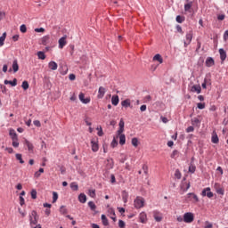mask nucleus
<instances>
[{
    "label": "nucleus",
    "instance_id": "obj_1",
    "mask_svg": "<svg viewBox=\"0 0 228 228\" xmlns=\"http://www.w3.org/2000/svg\"><path fill=\"white\" fill-rule=\"evenodd\" d=\"M145 205V200L142 197H136V199L134 201V206L135 209H141V208H143Z\"/></svg>",
    "mask_w": 228,
    "mask_h": 228
},
{
    "label": "nucleus",
    "instance_id": "obj_2",
    "mask_svg": "<svg viewBox=\"0 0 228 228\" xmlns=\"http://www.w3.org/2000/svg\"><path fill=\"white\" fill-rule=\"evenodd\" d=\"M193 220H195V216H193V213L186 212L183 215V222H185V224H191Z\"/></svg>",
    "mask_w": 228,
    "mask_h": 228
},
{
    "label": "nucleus",
    "instance_id": "obj_3",
    "mask_svg": "<svg viewBox=\"0 0 228 228\" xmlns=\"http://www.w3.org/2000/svg\"><path fill=\"white\" fill-rule=\"evenodd\" d=\"M201 196L208 197V199H213L215 194L211 191V188L207 187V188L203 189V191H201Z\"/></svg>",
    "mask_w": 228,
    "mask_h": 228
},
{
    "label": "nucleus",
    "instance_id": "obj_4",
    "mask_svg": "<svg viewBox=\"0 0 228 228\" xmlns=\"http://www.w3.org/2000/svg\"><path fill=\"white\" fill-rule=\"evenodd\" d=\"M107 213L113 222H117V216L115 215V209L113 208H109Z\"/></svg>",
    "mask_w": 228,
    "mask_h": 228
},
{
    "label": "nucleus",
    "instance_id": "obj_5",
    "mask_svg": "<svg viewBox=\"0 0 228 228\" xmlns=\"http://www.w3.org/2000/svg\"><path fill=\"white\" fill-rule=\"evenodd\" d=\"M67 45V36H63L59 39V49H63Z\"/></svg>",
    "mask_w": 228,
    "mask_h": 228
},
{
    "label": "nucleus",
    "instance_id": "obj_6",
    "mask_svg": "<svg viewBox=\"0 0 228 228\" xmlns=\"http://www.w3.org/2000/svg\"><path fill=\"white\" fill-rule=\"evenodd\" d=\"M153 217L156 222H161L163 220V216L158 210L153 212Z\"/></svg>",
    "mask_w": 228,
    "mask_h": 228
},
{
    "label": "nucleus",
    "instance_id": "obj_7",
    "mask_svg": "<svg viewBox=\"0 0 228 228\" xmlns=\"http://www.w3.org/2000/svg\"><path fill=\"white\" fill-rule=\"evenodd\" d=\"M126 126V123L124 122V118H121L118 124V134H122L124 133V127Z\"/></svg>",
    "mask_w": 228,
    "mask_h": 228
},
{
    "label": "nucleus",
    "instance_id": "obj_8",
    "mask_svg": "<svg viewBox=\"0 0 228 228\" xmlns=\"http://www.w3.org/2000/svg\"><path fill=\"white\" fill-rule=\"evenodd\" d=\"M78 99L83 102V104H88L90 102V97L85 98V94L83 93L79 94Z\"/></svg>",
    "mask_w": 228,
    "mask_h": 228
},
{
    "label": "nucleus",
    "instance_id": "obj_9",
    "mask_svg": "<svg viewBox=\"0 0 228 228\" xmlns=\"http://www.w3.org/2000/svg\"><path fill=\"white\" fill-rule=\"evenodd\" d=\"M9 136L12 140H19V136L17 135V132L13 128L9 130Z\"/></svg>",
    "mask_w": 228,
    "mask_h": 228
},
{
    "label": "nucleus",
    "instance_id": "obj_10",
    "mask_svg": "<svg viewBox=\"0 0 228 228\" xmlns=\"http://www.w3.org/2000/svg\"><path fill=\"white\" fill-rule=\"evenodd\" d=\"M105 94H106V88H104L103 86H100L99 90H98L97 98L98 99H102V97H104Z\"/></svg>",
    "mask_w": 228,
    "mask_h": 228
},
{
    "label": "nucleus",
    "instance_id": "obj_11",
    "mask_svg": "<svg viewBox=\"0 0 228 228\" xmlns=\"http://www.w3.org/2000/svg\"><path fill=\"white\" fill-rule=\"evenodd\" d=\"M139 220L141 224H147V214H145V212H142L139 215Z\"/></svg>",
    "mask_w": 228,
    "mask_h": 228
},
{
    "label": "nucleus",
    "instance_id": "obj_12",
    "mask_svg": "<svg viewBox=\"0 0 228 228\" xmlns=\"http://www.w3.org/2000/svg\"><path fill=\"white\" fill-rule=\"evenodd\" d=\"M219 54L221 58V61H225V59L227 58V53L223 48L219 49Z\"/></svg>",
    "mask_w": 228,
    "mask_h": 228
},
{
    "label": "nucleus",
    "instance_id": "obj_13",
    "mask_svg": "<svg viewBox=\"0 0 228 228\" xmlns=\"http://www.w3.org/2000/svg\"><path fill=\"white\" fill-rule=\"evenodd\" d=\"M51 40V37L45 36L41 38V44L42 45H49V42Z\"/></svg>",
    "mask_w": 228,
    "mask_h": 228
},
{
    "label": "nucleus",
    "instance_id": "obj_14",
    "mask_svg": "<svg viewBox=\"0 0 228 228\" xmlns=\"http://www.w3.org/2000/svg\"><path fill=\"white\" fill-rule=\"evenodd\" d=\"M91 147L93 152H97L99 151V143L94 140L91 141Z\"/></svg>",
    "mask_w": 228,
    "mask_h": 228
},
{
    "label": "nucleus",
    "instance_id": "obj_15",
    "mask_svg": "<svg viewBox=\"0 0 228 228\" xmlns=\"http://www.w3.org/2000/svg\"><path fill=\"white\" fill-rule=\"evenodd\" d=\"M191 197H192L193 202H195V203L199 202L200 200H199V196H197V194H195L193 192H189L187 194V198L191 199Z\"/></svg>",
    "mask_w": 228,
    "mask_h": 228
},
{
    "label": "nucleus",
    "instance_id": "obj_16",
    "mask_svg": "<svg viewBox=\"0 0 228 228\" xmlns=\"http://www.w3.org/2000/svg\"><path fill=\"white\" fill-rule=\"evenodd\" d=\"M48 68L51 70H57L58 69V63H56L54 61H52L48 63Z\"/></svg>",
    "mask_w": 228,
    "mask_h": 228
},
{
    "label": "nucleus",
    "instance_id": "obj_17",
    "mask_svg": "<svg viewBox=\"0 0 228 228\" xmlns=\"http://www.w3.org/2000/svg\"><path fill=\"white\" fill-rule=\"evenodd\" d=\"M24 144L28 147V151L29 152H33V149H35V146H33V143H31L29 141L26 139L24 142Z\"/></svg>",
    "mask_w": 228,
    "mask_h": 228
},
{
    "label": "nucleus",
    "instance_id": "obj_18",
    "mask_svg": "<svg viewBox=\"0 0 228 228\" xmlns=\"http://www.w3.org/2000/svg\"><path fill=\"white\" fill-rule=\"evenodd\" d=\"M121 195H122L123 202L125 204H127V199H129V193L127 192V191H123L121 192Z\"/></svg>",
    "mask_w": 228,
    "mask_h": 228
},
{
    "label": "nucleus",
    "instance_id": "obj_19",
    "mask_svg": "<svg viewBox=\"0 0 228 228\" xmlns=\"http://www.w3.org/2000/svg\"><path fill=\"white\" fill-rule=\"evenodd\" d=\"M212 143H218L220 142V139L218 138V134H216V132H213L212 137H211Z\"/></svg>",
    "mask_w": 228,
    "mask_h": 228
},
{
    "label": "nucleus",
    "instance_id": "obj_20",
    "mask_svg": "<svg viewBox=\"0 0 228 228\" xmlns=\"http://www.w3.org/2000/svg\"><path fill=\"white\" fill-rule=\"evenodd\" d=\"M215 65V60L213 57H208L206 60V66L207 67H213Z\"/></svg>",
    "mask_w": 228,
    "mask_h": 228
},
{
    "label": "nucleus",
    "instance_id": "obj_21",
    "mask_svg": "<svg viewBox=\"0 0 228 228\" xmlns=\"http://www.w3.org/2000/svg\"><path fill=\"white\" fill-rule=\"evenodd\" d=\"M191 92L200 94L202 92V88L199 85L192 86Z\"/></svg>",
    "mask_w": 228,
    "mask_h": 228
},
{
    "label": "nucleus",
    "instance_id": "obj_22",
    "mask_svg": "<svg viewBox=\"0 0 228 228\" xmlns=\"http://www.w3.org/2000/svg\"><path fill=\"white\" fill-rule=\"evenodd\" d=\"M121 106H123V108H132L131 100L129 99L124 100L123 102H121Z\"/></svg>",
    "mask_w": 228,
    "mask_h": 228
},
{
    "label": "nucleus",
    "instance_id": "obj_23",
    "mask_svg": "<svg viewBox=\"0 0 228 228\" xmlns=\"http://www.w3.org/2000/svg\"><path fill=\"white\" fill-rule=\"evenodd\" d=\"M12 70L14 72V74L16 72H19V61H17V59H15L13 61H12Z\"/></svg>",
    "mask_w": 228,
    "mask_h": 228
},
{
    "label": "nucleus",
    "instance_id": "obj_24",
    "mask_svg": "<svg viewBox=\"0 0 228 228\" xmlns=\"http://www.w3.org/2000/svg\"><path fill=\"white\" fill-rule=\"evenodd\" d=\"M111 102L113 106H118V102H120V99L118 98V95H113L111 98Z\"/></svg>",
    "mask_w": 228,
    "mask_h": 228
},
{
    "label": "nucleus",
    "instance_id": "obj_25",
    "mask_svg": "<svg viewBox=\"0 0 228 228\" xmlns=\"http://www.w3.org/2000/svg\"><path fill=\"white\" fill-rule=\"evenodd\" d=\"M4 85H11V86H17V78H13V80H4Z\"/></svg>",
    "mask_w": 228,
    "mask_h": 228
},
{
    "label": "nucleus",
    "instance_id": "obj_26",
    "mask_svg": "<svg viewBox=\"0 0 228 228\" xmlns=\"http://www.w3.org/2000/svg\"><path fill=\"white\" fill-rule=\"evenodd\" d=\"M191 6H193V2L185 4H184V12H189V13H191Z\"/></svg>",
    "mask_w": 228,
    "mask_h": 228
},
{
    "label": "nucleus",
    "instance_id": "obj_27",
    "mask_svg": "<svg viewBox=\"0 0 228 228\" xmlns=\"http://www.w3.org/2000/svg\"><path fill=\"white\" fill-rule=\"evenodd\" d=\"M78 200L81 204H85L86 202V195L85 193H80L78 196Z\"/></svg>",
    "mask_w": 228,
    "mask_h": 228
},
{
    "label": "nucleus",
    "instance_id": "obj_28",
    "mask_svg": "<svg viewBox=\"0 0 228 228\" xmlns=\"http://www.w3.org/2000/svg\"><path fill=\"white\" fill-rule=\"evenodd\" d=\"M153 61H159V63H163V57H161V54L157 53V54L153 57Z\"/></svg>",
    "mask_w": 228,
    "mask_h": 228
},
{
    "label": "nucleus",
    "instance_id": "obj_29",
    "mask_svg": "<svg viewBox=\"0 0 228 228\" xmlns=\"http://www.w3.org/2000/svg\"><path fill=\"white\" fill-rule=\"evenodd\" d=\"M106 161V165L109 168H113V167H115V162L113 161V159H107Z\"/></svg>",
    "mask_w": 228,
    "mask_h": 228
},
{
    "label": "nucleus",
    "instance_id": "obj_30",
    "mask_svg": "<svg viewBox=\"0 0 228 228\" xmlns=\"http://www.w3.org/2000/svg\"><path fill=\"white\" fill-rule=\"evenodd\" d=\"M102 224L107 227V225H110V222L108 221V217H106V215H102Z\"/></svg>",
    "mask_w": 228,
    "mask_h": 228
},
{
    "label": "nucleus",
    "instance_id": "obj_31",
    "mask_svg": "<svg viewBox=\"0 0 228 228\" xmlns=\"http://www.w3.org/2000/svg\"><path fill=\"white\" fill-rule=\"evenodd\" d=\"M118 136H119V143L121 145H126V134H118Z\"/></svg>",
    "mask_w": 228,
    "mask_h": 228
},
{
    "label": "nucleus",
    "instance_id": "obj_32",
    "mask_svg": "<svg viewBox=\"0 0 228 228\" xmlns=\"http://www.w3.org/2000/svg\"><path fill=\"white\" fill-rule=\"evenodd\" d=\"M70 188L73 191H77V190H79V185H77V183L72 182L70 183Z\"/></svg>",
    "mask_w": 228,
    "mask_h": 228
},
{
    "label": "nucleus",
    "instance_id": "obj_33",
    "mask_svg": "<svg viewBox=\"0 0 228 228\" xmlns=\"http://www.w3.org/2000/svg\"><path fill=\"white\" fill-rule=\"evenodd\" d=\"M29 223L31 227H33V225H37V224H38V217H30Z\"/></svg>",
    "mask_w": 228,
    "mask_h": 228
},
{
    "label": "nucleus",
    "instance_id": "obj_34",
    "mask_svg": "<svg viewBox=\"0 0 228 228\" xmlns=\"http://www.w3.org/2000/svg\"><path fill=\"white\" fill-rule=\"evenodd\" d=\"M42 174H44V168L40 167L39 170L34 174V177H36V179H38V177H40Z\"/></svg>",
    "mask_w": 228,
    "mask_h": 228
},
{
    "label": "nucleus",
    "instance_id": "obj_35",
    "mask_svg": "<svg viewBox=\"0 0 228 228\" xmlns=\"http://www.w3.org/2000/svg\"><path fill=\"white\" fill-rule=\"evenodd\" d=\"M88 207L90 208L91 211H95V209H97V206L94 201H89Z\"/></svg>",
    "mask_w": 228,
    "mask_h": 228
},
{
    "label": "nucleus",
    "instance_id": "obj_36",
    "mask_svg": "<svg viewBox=\"0 0 228 228\" xmlns=\"http://www.w3.org/2000/svg\"><path fill=\"white\" fill-rule=\"evenodd\" d=\"M38 60H45V53L39 51L37 52Z\"/></svg>",
    "mask_w": 228,
    "mask_h": 228
},
{
    "label": "nucleus",
    "instance_id": "obj_37",
    "mask_svg": "<svg viewBox=\"0 0 228 228\" xmlns=\"http://www.w3.org/2000/svg\"><path fill=\"white\" fill-rule=\"evenodd\" d=\"M184 20H185L184 16H181V15L176 16V22H178V24H183Z\"/></svg>",
    "mask_w": 228,
    "mask_h": 228
},
{
    "label": "nucleus",
    "instance_id": "obj_38",
    "mask_svg": "<svg viewBox=\"0 0 228 228\" xmlns=\"http://www.w3.org/2000/svg\"><path fill=\"white\" fill-rule=\"evenodd\" d=\"M186 42L191 43V40L193 39V34L191 32L186 34Z\"/></svg>",
    "mask_w": 228,
    "mask_h": 228
},
{
    "label": "nucleus",
    "instance_id": "obj_39",
    "mask_svg": "<svg viewBox=\"0 0 228 228\" xmlns=\"http://www.w3.org/2000/svg\"><path fill=\"white\" fill-rule=\"evenodd\" d=\"M190 182L182 183V188H183V191H188V190H190Z\"/></svg>",
    "mask_w": 228,
    "mask_h": 228
},
{
    "label": "nucleus",
    "instance_id": "obj_40",
    "mask_svg": "<svg viewBox=\"0 0 228 228\" xmlns=\"http://www.w3.org/2000/svg\"><path fill=\"white\" fill-rule=\"evenodd\" d=\"M15 156H16V159H17L18 161H20V163L21 165H24V159H22V154L17 153Z\"/></svg>",
    "mask_w": 228,
    "mask_h": 228
},
{
    "label": "nucleus",
    "instance_id": "obj_41",
    "mask_svg": "<svg viewBox=\"0 0 228 228\" xmlns=\"http://www.w3.org/2000/svg\"><path fill=\"white\" fill-rule=\"evenodd\" d=\"M170 158H172V159H175V158H179V151L175 150V151L172 152Z\"/></svg>",
    "mask_w": 228,
    "mask_h": 228
},
{
    "label": "nucleus",
    "instance_id": "obj_42",
    "mask_svg": "<svg viewBox=\"0 0 228 228\" xmlns=\"http://www.w3.org/2000/svg\"><path fill=\"white\" fill-rule=\"evenodd\" d=\"M197 170V167H195V165H190L189 166V172L191 173V174H195V171Z\"/></svg>",
    "mask_w": 228,
    "mask_h": 228
},
{
    "label": "nucleus",
    "instance_id": "obj_43",
    "mask_svg": "<svg viewBox=\"0 0 228 228\" xmlns=\"http://www.w3.org/2000/svg\"><path fill=\"white\" fill-rule=\"evenodd\" d=\"M21 87L23 88V90H28V88H29V83H28V81L24 80L22 82Z\"/></svg>",
    "mask_w": 228,
    "mask_h": 228
},
{
    "label": "nucleus",
    "instance_id": "obj_44",
    "mask_svg": "<svg viewBox=\"0 0 228 228\" xmlns=\"http://www.w3.org/2000/svg\"><path fill=\"white\" fill-rule=\"evenodd\" d=\"M31 218H38V213L36 210H32L31 214L29 215V219Z\"/></svg>",
    "mask_w": 228,
    "mask_h": 228
},
{
    "label": "nucleus",
    "instance_id": "obj_45",
    "mask_svg": "<svg viewBox=\"0 0 228 228\" xmlns=\"http://www.w3.org/2000/svg\"><path fill=\"white\" fill-rule=\"evenodd\" d=\"M191 124L192 126H199V124H200V121L198 118H194L191 119Z\"/></svg>",
    "mask_w": 228,
    "mask_h": 228
},
{
    "label": "nucleus",
    "instance_id": "obj_46",
    "mask_svg": "<svg viewBox=\"0 0 228 228\" xmlns=\"http://www.w3.org/2000/svg\"><path fill=\"white\" fill-rule=\"evenodd\" d=\"M197 108H198L199 110H204V109L206 108V102H199V103L197 104Z\"/></svg>",
    "mask_w": 228,
    "mask_h": 228
},
{
    "label": "nucleus",
    "instance_id": "obj_47",
    "mask_svg": "<svg viewBox=\"0 0 228 228\" xmlns=\"http://www.w3.org/2000/svg\"><path fill=\"white\" fill-rule=\"evenodd\" d=\"M138 138H136V137H134L133 139H132V145L134 146V147H138Z\"/></svg>",
    "mask_w": 228,
    "mask_h": 228
},
{
    "label": "nucleus",
    "instance_id": "obj_48",
    "mask_svg": "<svg viewBox=\"0 0 228 228\" xmlns=\"http://www.w3.org/2000/svg\"><path fill=\"white\" fill-rule=\"evenodd\" d=\"M88 195H89V197H91L92 199H95V190H89V191H88Z\"/></svg>",
    "mask_w": 228,
    "mask_h": 228
},
{
    "label": "nucleus",
    "instance_id": "obj_49",
    "mask_svg": "<svg viewBox=\"0 0 228 228\" xmlns=\"http://www.w3.org/2000/svg\"><path fill=\"white\" fill-rule=\"evenodd\" d=\"M30 195H31V199L35 200L37 199V190L33 189L30 192Z\"/></svg>",
    "mask_w": 228,
    "mask_h": 228
},
{
    "label": "nucleus",
    "instance_id": "obj_50",
    "mask_svg": "<svg viewBox=\"0 0 228 228\" xmlns=\"http://www.w3.org/2000/svg\"><path fill=\"white\" fill-rule=\"evenodd\" d=\"M20 31L21 33H26V32L28 31V28L26 27L25 24H23V25H21V26L20 27Z\"/></svg>",
    "mask_w": 228,
    "mask_h": 228
},
{
    "label": "nucleus",
    "instance_id": "obj_51",
    "mask_svg": "<svg viewBox=\"0 0 228 228\" xmlns=\"http://www.w3.org/2000/svg\"><path fill=\"white\" fill-rule=\"evenodd\" d=\"M60 212L61 213V215H67L68 211H67V208H65V206H61L60 208Z\"/></svg>",
    "mask_w": 228,
    "mask_h": 228
},
{
    "label": "nucleus",
    "instance_id": "obj_52",
    "mask_svg": "<svg viewBox=\"0 0 228 228\" xmlns=\"http://www.w3.org/2000/svg\"><path fill=\"white\" fill-rule=\"evenodd\" d=\"M56 200H58V192L53 191V203L54 204V202H56Z\"/></svg>",
    "mask_w": 228,
    "mask_h": 228
},
{
    "label": "nucleus",
    "instance_id": "obj_53",
    "mask_svg": "<svg viewBox=\"0 0 228 228\" xmlns=\"http://www.w3.org/2000/svg\"><path fill=\"white\" fill-rule=\"evenodd\" d=\"M175 177H176V179H181L182 175H181V171H179V169H176L175 172Z\"/></svg>",
    "mask_w": 228,
    "mask_h": 228
},
{
    "label": "nucleus",
    "instance_id": "obj_54",
    "mask_svg": "<svg viewBox=\"0 0 228 228\" xmlns=\"http://www.w3.org/2000/svg\"><path fill=\"white\" fill-rule=\"evenodd\" d=\"M142 170H143V172H144V174L146 175H149V166H147V165H143L142 166Z\"/></svg>",
    "mask_w": 228,
    "mask_h": 228
},
{
    "label": "nucleus",
    "instance_id": "obj_55",
    "mask_svg": "<svg viewBox=\"0 0 228 228\" xmlns=\"http://www.w3.org/2000/svg\"><path fill=\"white\" fill-rule=\"evenodd\" d=\"M118 227L119 228H125L126 227V222H124L123 220L119 219L118 220Z\"/></svg>",
    "mask_w": 228,
    "mask_h": 228
},
{
    "label": "nucleus",
    "instance_id": "obj_56",
    "mask_svg": "<svg viewBox=\"0 0 228 228\" xmlns=\"http://www.w3.org/2000/svg\"><path fill=\"white\" fill-rule=\"evenodd\" d=\"M0 88H1V90H2V94H7L8 89L6 88V86L1 85V86H0Z\"/></svg>",
    "mask_w": 228,
    "mask_h": 228
},
{
    "label": "nucleus",
    "instance_id": "obj_57",
    "mask_svg": "<svg viewBox=\"0 0 228 228\" xmlns=\"http://www.w3.org/2000/svg\"><path fill=\"white\" fill-rule=\"evenodd\" d=\"M176 31L178 33H181V35H183L184 32L183 31V28L181 27V25H176Z\"/></svg>",
    "mask_w": 228,
    "mask_h": 228
},
{
    "label": "nucleus",
    "instance_id": "obj_58",
    "mask_svg": "<svg viewBox=\"0 0 228 228\" xmlns=\"http://www.w3.org/2000/svg\"><path fill=\"white\" fill-rule=\"evenodd\" d=\"M208 83H209V81L208 80V78H205L204 83H202V85H201L202 88H204V89L208 88Z\"/></svg>",
    "mask_w": 228,
    "mask_h": 228
},
{
    "label": "nucleus",
    "instance_id": "obj_59",
    "mask_svg": "<svg viewBox=\"0 0 228 228\" xmlns=\"http://www.w3.org/2000/svg\"><path fill=\"white\" fill-rule=\"evenodd\" d=\"M33 124L34 126H36V127H42V124L40 123V120H34Z\"/></svg>",
    "mask_w": 228,
    "mask_h": 228
},
{
    "label": "nucleus",
    "instance_id": "obj_60",
    "mask_svg": "<svg viewBox=\"0 0 228 228\" xmlns=\"http://www.w3.org/2000/svg\"><path fill=\"white\" fill-rule=\"evenodd\" d=\"M205 228H213V224H211L209 221H206Z\"/></svg>",
    "mask_w": 228,
    "mask_h": 228
},
{
    "label": "nucleus",
    "instance_id": "obj_61",
    "mask_svg": "<svg viewBox=\"0 0 228 228\" xmlns=\"http://www.w3.org/2000/svg\"><path fill=\"white\" fill-rule=\"evenodd\" d=\"M12 147L17 149L19 147V140H12Z\"/></svg>",
    "mask_w": 228,
    "mask_h": 228
},
{
    "label": "nucleus",
    "instance_id": "obj_62",
    "mask_svg": "<svg viewBox=\"0 0 228 228\" xmlns=\"http://www.w3.org/2000/svg\"><path fill=\"white\" fill-rule=\"evenodd\" d=\"M24 204H26L24 197L20 196V205L24 206Z\"/></svg>",
    "mask_w": 228,
    "mask_h": 228
},
{
    "label": "nucleus",
    "instance_id": "obj_63",
    "mask_svg": "<svg viewBox=\"0 0 228 228\" xmlns=\"http://www.w3.org/2000/svg\"><path fill=\"white\" fill-rule=\"evenodd\" d=\"M193 131H195L193 126H189L186 128V133H193Z\"/></svg>",
    "mask_w": 228,
    "mask_h": 228
},
{
    "label": "nucleus",
    "instance_id": "obj_64",
    "mask_svg": "<svg viewBox=\"0 0 228 228\" xmlns=\"http://www.w3.org/2000/svg\"><path fill=\"white\" fill-rule=\"evenodd\" d=\"M216 193H218V195H224V189L219 188V189L216 190Z\"/></svg>",
    "mask_w": 228,
    "mask_h": 228
}]
</instances>
